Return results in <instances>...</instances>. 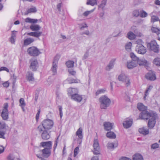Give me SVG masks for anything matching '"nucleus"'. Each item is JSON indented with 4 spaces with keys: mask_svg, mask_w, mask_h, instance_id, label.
<instances>
[{
    "mask_svg": "<svg viewBox=\"0 0 160 160\" xmlns=\"http://www.w3.org/2000/svg\"><path fill=\"white\" fill-rule=\"evenodd\" d=\"M100 107L101 109H106L111 103L110 99L106 95L101 96L98 99Z\"/></svg>",
    "mask_w": 160,
    "mask_h": 160,
    "instance_id": "obj_1",
    "label": "nucleus"
},
{
    "mask_svg": "<svg viewBox=\"0 0 160 160\" xmlns=\"http://www.w3.org/2000/svg\"><path fill=\"white\" fill-rule=\"evenodd\" d=\"M118 79L120 81L122 82L125 86L128 87L131 84L129 77L124 73H121L118 76Z\"/></svg>",
    "mask_w": 160,
    "mask_h": 160,
    "instance_id": "obj_2",
    "label": "nucleus"
},
{
    "mask_svg": "<svg viewBox=\"0 0 160 160\" xmlns=\"http://www.w3.org/2000/svg\"><path fill=\"white\" fill-rule=\"evenodd\" d=\"M155 113L152 111H150L149 112L145 110L142 112L139 115V117L142 119H148L151 117V116L153 115Z\"/></svg>",
    "mask_w": 160,
    "mask_h": 160,
    "instance_id": "obj_3",
    "label": "nucleus"
},
{
    "mask_svg": "<svg viewBox=\"0 0 160 160\" xmlns=\"http://www.w3.org/2000/svg\"><path fill=\"white\" fill-rule=\"evenodd\" d=\"M8 108V103H4L2 111L1 113V116L3 120H7L9 118Z\"/></svg>",
    "mask_w": 160,
    "mask_h": 160,
    "instance_id": "obj_4",
    "label": "nucleus"
},
{
    "mask_svg": "<svg viewBox=\"0 0 160 160\" xmlns=\"http://www.w3.org/2000/svg\"><path fill=\"white\" fill-rule=\"evenodd\" d=\"M157 118V114L155 113L148 119V126L149 129H152L154 127L156 123V120Z\"/></svg>",
    "mask_w": 160,
    "mask_h": 160,
    "instance_id": "obj_5",
    "label": "nucleus"
},
{
    "mask_svg": "<svg viewBox=\"0 0 160 160\" xmlns=\"http://www.w3.org/2000/svg\"><path fill=\"white\" fill-rule=\"evenodd\" d=\"M27 52L30 55L33 56H37L40 53L39 50L35 47L29 48L27 50Z\"/></svg>",
    "mask_w": 160,
    "mask_h": 160,
    "instance_id": "obj_6",
    "label": "nucleus"
},
{
    "mask_svg": "<svg viewBox=\"0 0 160 160\" xmlns=\"http://www.w3.org/2000/svg\"><path fill=\"white\" fill-rule=\"evenodd\" d=\"M93 152L94 154H99L100 152V146L98 140L97 138H94L93 141Z\"/></svg>",
    "mask_w": 160,
    "mask_h": 160,
    "instance_id": "obj_7",
    "label": "nucleus"
},
{
    "mask_svg": "<svg viewBox=\"0 0 160 160\" xmlns=\"http://www.w3.org/2000/svg\"><path fill=\"white\" fill-rule=\"evenodd\" d=\"M42 124L46 129H50L52 127L53 122L52 120L50 119H46L42 122Z\"/></svg>",
    "mask_w": 160,
    "mask_h": 160,
    "instance_id": "obj_8",
    "label": "nucleus"
},
{
    "mask_svg": "<svg viewBox=\"0 0 160 160\" xmlns=\"http://www.w3.org/2000/svg\"><path fill=\"white\" fill-rule=\"evenodd\" d=\"M36 153H39L41 156L45 158H48L51 154V150L47 148H45L42 150L39 151Z\"/></svg>",
    "mask_w": 160,
    "mask_h": 160,
    "instance_id": "obj_9",
    "label": "nucleus"
},
{
    "mask_svg": "<svg viewBox=\"0 0 160 160\" xmlns=\"http://www.w3.org/2000/svg\"><path fill=\"white\" fill-rule=\"evenodd\" d=\"M30 68L32 71L36 70L38 65V62L37 60L34 58H32L30 60Z\"/></svg>",
    "mask_w": 160,
    "mask_h": 160,
    "instance_id": "obj_10",
    "label": "nucleus"
},
{
    "mask_svg": "<svg viewBox=\"0 0 160 160\" xmlns=\"http://www.w3.org/2000/svg\"><path fill=\"white\" fill-rule=\"evenodd\" d=\"M136 51L139 54H144L146 52L145 48L142 44H138L136 46Z\"/></svg>",
    "mask_w": 160,
    "mask_h": 160,
    "instance_id": "obj_11",
    "label": "nucleus"
},
{
    "mask_svg": "<svg viewBox=\"0 0 160 160\" xmlns=\"http://www.w3.org/2000/svg\"><path fill=\"white\" fill-rule=\"evenodd\" d=\"M150 48L151 50L154 52H158L159 51V46L155 41H152L150 43Z\"/></svg>",
    "mask_w": 160,
    "mask_h": 160,
    "instance_id": "obj_12",
    "label": "nucleus"
},
{
    "mask_svg": "<svg viewBox=\"0 0 160 160\" xmlns=\"http://www.w3.org/2000/svg\"><path fill=\"white\" fill-rule=\"evenodd\" d=\"M133 123L132 119L126 118L123 121V126L124 128H128L131 127Z\"/></svg>",
    "mask_w": 160,
    "mask_h": 160,
    "instance_id": "obj_13",
    "label": "nucleus"
},
{
    "mask_svg": "<svg viewBox=\"0 0 160 160\" xmlns=\"http://www.w3.org/2000/svg\"><path fill=\"white\" fill-rule=\"evenodd\" d=\"M146 78L150 80L153 81L156 79L155 73L152 71H150L146 75Z\"/></svg>",
    "mask_w": 160,
    "mask_h": 160,
    "instance_id": "obj_14",
    "label": "nucleus"
},
{
    "mask_svg": "<svg viewBox=\"0 0 160 160\" xmlns=\"http://www.w3.org/2000/svg\"><path fill=\"white\" fill-rule=\"evenodd\" d=\"M71 98L72 100L76 102H79L82 100V95L77 93L71 96Z\"/></svg>",
    "mask_w": 160,
    "mask_h": 160,
    "instance_id": "obj_15",
    "label": "nucleus"
},
{
    "mask_svg": "<svg viewBox=\"0 0 160 160\" xmlns=\"http://www.w3.org/2000/svg\"><path fill=\"white\" fill-rule=\"evenodd\" d=\"M137 66V63L133 61H128L127 62V66L128 68L131 69L136 67Z\"/></svg>",
    "mask_w": 160,
    "mask_h": 160,
    "instance_id": "obj_16",
    "label": "nucleus"
},
{
    "mask_svg": "<svg viewBox=\"0 0 160 160\" xmlns=\"http://www.w3.org/2000/svg\"><path fill=\"white\" fill-rule=\"evenodd\" d=\"M52 143L51 141L42 142L40 143V145L42 147L49 148L50 150L52 148Z\"/></svg>",
    "mask_w": 160,
    "mask_h": 160,
    "instance_id": "obj_17",
    "label": "nucleus"
},
{
    "mask_svg": "<svg viewBox=\"0 0 160 160\" xmlns=\"http://www.w3.org/2000/svg\"><path fill=\"white\" fill-rule=\"evenodd\" d=\"M104 126L105 130H110L113 128V123L109 122H106L104 123Z\"/></svg>",
    "mask_w": 160,
    "mask_h": 160,
    "instance_id": "obj_18",
    "label": "nucleus"
},
{
    "mask_svg": "<svg viewBox=\"0 0 160 160\" xmlns=\"http://www.w3.org/2000/svg\"><path fill=\"white\" fill-rule=\"evenodd\" d=\"M37 9L35 7L31 6L25 11L24 14L27 15L29 13H35L37 12Z\"/></svg>",
    "mask_w": 160,
    "mask_h": 160,
    "instance_id": "obj_19",
    "label": "nucleus"
},
{
    "mask_svg": "<svg viewBox=\"0 0 160 160\" xmlns=\"http://www.w3.org/2000/svg\"><path fill=\"white\" fill-rule=\"evenodd\" d=\"M139 132L144 135L148 134L149 133V129L145 127H143L139 129Z\"/></svg>",
    "mask_w": 160,
    "mask_h": 160,
    "instance_id": "obj_20",
    "label": "nucleus"
},
{
    "mask_svg": "<svg viewBox=\"0 0 160 160\" xmlns=\"http://www.w3.org/2000/svg\"><path fill=\"white\" fill-rule=\"evenodd\" d=\"M57 61L55 62H53L52 66L51 68V70L53 75H55L57 73V70L58 68L57 64Z\"/></svg>",
    "mask_w": 160,
    "mask_h": 160,
    "instance_id": "obj_21",
    "label": "nucleus"
},
{
    "mask_svg": "<svg viewBox=\"0 0 160 160\" xmlns=\"http://www.w3.org/2000/svg\"><path fill=\"white\" fill-rule=\"evenodd\" d=\"M42 33V32H29L27 33V35L34 37L36 38H38L40 37Z\"/></svg>",
    "mask_w": 160,
    "mask_h": 160,
    "instance_id": "obj_22",
    "label": "nucleus"
},
{
    "mask_svg": "<svg viewBox=\"0 0 160 160\" xmlns=\"http://www.w3.org/2000/svg\"><path fill=\"white\" fill-rule=\"evenodd\" d=\"M68 92L71 96L73 95L78 93V90L77 88H70L68 90Z\"/></svg>",
    "mask_w": 160,
    "mask_h": 160,
    "instance_id": "obj_23",
    "label": "nucleus"
},
{
    "mask_svg": "<svg viewBox=\"0 0 160 160\" xmlns=\"http://www.w3.org/2000/svg\"><path fill=\"white\" fill-rule=\"evenodd\" d=\"M41 136L42 139L45 140H48L50 138V135L47 130L43 132Z\"/></svg>",
    "mask_w": 160,
    "mask_h": 160,
    "instance_id": "obj_24",
    "label": "nucleus"
},
{
    "mask_svg": "<svg viewBox=\"0 0 160 160\" xmlns=\"http://www.w3.org/2000/svg\"><path fill=\"white\" fill-rule=\"evenodd\" d=\"M26 78L29 82H32L34 81L33 74L31 72H27L26 75Z\"/></svg>",
    "mask_w": 160,
    "mask_h": 160,
    "instance_id": "obj_25",
    "label": "nucleus"
},
{
    "mask_svg": "<svg viewBox=\"0 0 160 160\" xmlns=\"http://www.w3.org/2000/svg\"><path fill=\"white\" fill-rule=\"evenodd\" d=\"M118 145V142H108L107 145L108 148L109 149L117 147Z\"/></svg>",
    "mask_w": 160,
    "mask_h": 160,
    "instance_id": "obj_26",
    "label": "nucleus"
},
{
    "mask_svg": "<svg viewBox=\"0 0 160 160\" xmlns=\"http://www.w3.org/2000/svg\"><path fill=\"white\" fill-rule=\"evenodd\" d=\"M133 160H143L142 156L139 153L134 154L132 156Z\"/></svg>",
    "mask_w": 160,
    "mask_h": 160,
    "instance_id": "obj_27",
    "label": "nucleus"
},
{
    "mask_svg": "<svg viewBox=\"0 0 160 160\" xmlns=\"http://www.w3.org/2000/svg\"><path fill=\"white\" fill-rule=\"evenodd\" d=\"M76 134L80 139H82L83 138L82 128H80L77 131Z\"/></svg>",
    "mask_w": 160,
    "mask_h": 160,
    "instance_id": "obj_28",
    "label": "nucleus"
},
{
    "mask_svg": "<svg viewBox=\"0 0 160 160\" xmlns=\"http://www.w3.org/2000/svg\"><path fill=\"white\" fill-rule=\"evenodd\" d=\"M137 61V64H138L140 66L145 65L147 63V61L143 58L139 59L138 58Z\"/></svg>",
    "mask_w": 160,
    "mask_h": 160,
    "instance_id": "obj_29",
    "label": "nucleus"
},
{
    "mask_svg": "<svg viewBox=\"0 0 160 160\" xmlns=\"http://www.w3.org/2000/svg\"><path fill=\"white\" fill-rule=\"evenodd\" d=\"M30 28L32 31H38L40 29L41 27L37 24H32L30 26Z\"/></svg>",
    "mask_w": 160,
    "mask_h": 160,
    "instance_id": "obj_30",
    "label": "nucleus"
},
{
    "mask_svg": "<svg viewBox=\"0 0 160 160\" xmlns=\"http://www.w3.org/2000/svg\"><path fill=\"white\" fill-rule=\"evenodd\" d=\"M34 41V39L32 38H28L25 40L24 41V45L25 46L28 45Z\"/></svg>",
    "mask_w": 160,
    "mask_h": 160,
    "instance_id": "obj_31",
    "label": "nucleus"
},
{
    "mask_svg": "<svg viewBox=\"0 0 160 160\" xmlns=\"http://www.w3.org/2000/svg\"><path fill=\"white\" fill-rule=\"evenodd\" d=\"M19 106H20L22 111L23 112H24L25 111V110L24 109V107L26 106V103H25L24 99L23 98H20L19 100Z\"/></svg>",
    "mask_w": 160,
    "mask_h": 160,
    "instance_id": "obj_32",
    "label": "nucleus"
},
{
    "mask_svg": "<svg viewBox=\"0 0 160 160\" xmlns=\"http://www.w3.org/2000/svg\"><path fill=\"white\" fill-rule=\"evenodd\" d=\"M115 61V59H112L111 60L109 64L108 65L107 67V70H109L113 68Z\"/></svg>",
    "mask_w": 160,
    "mask_h": 160,
    "instance_id": "obj_33",
    "label": "nucleus"
},
{
    "mask_svg": "<svg viewBox=\"0 0 160 160\" xmlns=\"http://www.w3.org/2000/svg\"><path fill=\"white\" fill-rule=\"evenodd\" d=\"M137 108L140 111L143 112L147 110V108L144 106L142 103H138L137 105Z\"/></svg>",
    "mask_w": 160,
    "mask_h": 160,
    "instance_id": "obj_34",
    "label": "nucleus"
},
{
    "mask_svg": "<svg viewBox=\"0 0 160 160\" xmlns=\"http://www.w3.org/2000/svg\"><path fill=\"white\" fill-rule=\"evenodd\" d=\"M45 129H46L44 127V126L42 124V125H39L38 126L37 130L39 133L42 134L44 131H46Z\"/></svg>",
    "mask_w": 160,
    "mask_h": 160,
    "instance_id": "obj_35",
    "label": "nucleus"
},
{
    "mask_svg": "<svg viewBox=\"0 0 160 160\" xmlns=\"http://www.w3.org/2000/svg\"><path fill=\"white\" fill-rule=\"evenodd\" d=\"M106 136L107 137L111 139H114L116 137L115 134L112 132H108L107 133Z\"/></svg>",
    "mask_w": 160,
    "mask_h": 160,
    "instance_id": "obj_36",
    "label": "nucleus"
},
{
    "mask_svg": "<svg viewBox=\"0 0 160 160\" xmlns=\"http://www.w3.org/2000/svg\"><path fill=\"white\" fill-rule=\"evenodd\" d=\"M25 21L26 22L30 23H36L38 21L37 19L30 18H27L25 19Z\"/></svg>",
    "mask_w": 160,
    "mask_h": 160,
    "instance_id": "obj_37",
    "label": "nucleus"
},
{
    "mask_svg": "<svg viewBox=\"0 0 160 160\" xmlns=\"http://www.w3.org/2000/svg\"><path fill=\"white\" fill-rule=\"evenodd\" d=\"M128 38L131 40H133L136 38V35L132 32H129L127 34Z\"/></svg>",
    "mask_w": 160,
    "mask_h": 160,
    "instance_id": "obj_38",
    "label": "nucleus"
},
{
    "mask_svg": "<svg viewBox=\"0 0 160 160\" xmlns=\"http://www.w3.org/2000/svg\"><path fill=\"white\" fill-rule=\"evenodd\" d=\"M106 91V88H102L98 90L96 92L95 94L96 96L99 94L104 93Z\"/></svg>",
    "mask_w": 160,
    "mask_h": 160,
    "instance_id": "obj_39",
    "label": "nucleus"
},
{
    "mask_svg": "<svg viewBox=\"0 0 160 160\" xmlns=\"http://www.w3.org/2000/svg\"><path fill=\"white\" fill-rule=\"evenodd\" d=\"M87 4L92 6H94L95 5H97V1L96 0H88Z\"/></svg>",
    "mask_w": 160,
    "mask_h": 160,
    "instance_id": "obj_40",
    "label": "nucleus"
},
{
    "mask_svg": "<svg viewBox=\"0 0 160 160\" xmlns=\"http://www.w3.org/2000/svg\"><path fill=\"white\" fill-rule=\"evenodd\" d=\"M132 46V43L131 42L127 43L125 46L126 50L128 51H131Z\"/></svg>",
    "mask_w": 160,
    "mask_h": 160,
    "instance_id": "obj_41",
    "label": "nucleus"
},
{
    "mask_svg": "<svg viewBox=\"0 0 160 160\" xmlns=\"http://www.w3.org/2000/svg\"><path fill=\"white\" fill-rule=\"evenodd\" d=\"M130 56L132 59V61H133L135 62L137 61L139 58L137 57L133 52L130 53Z\"/></svg>",
    "mask_w": 160,
    "mask_h": 160,
    "instance_id": "obj_42",
    "label": "nucleus"
},
{
    "mask_svg": "<svg viewBox=\"0 0 160 160\" xmlns=\"http://www.w3.org/2000/svg\"><path fill=\"white\" fill-rule=\"evenodd\" d=\"M74 63L73 61H69L66 62V64L68 68H70L73 67Z\"/></svg>",
    "mask_w": 160,
    "mask_h": 160,
    "instance_id": "obj_43",
    "label": "nucleus"
},
{
    "mask_svg": "<svg viewBox=\"0 0 160 160\" xmlns=\"http://www.w3.org/2000/svg\"><path fill=\"white\" fill-rule=\"evenodd\" d=\"M151 30L153 32L155 33L157 35L160 33V30L157 28L152 27L151 28Z\"/></svg>",
    "mask_w": 160,
    "mask_h": 160,
    "instance_id": "obj_44",
    "label": "nucleus"
},
{
    "mask_svg": "<svg viewBox=\"0 0 160 160\" xmlns=\"http://www.w3.org/2000/svg\"><path fill=\"white\" fill-rule=\"evenodd\" d=\"M152 88V86H148L147 89L146 90L145 92V96L144 97V98L145 99L146 97L148 96L149 94V92L151 91V89Z\"/></svg>",
    "mask_w": 160,
    "mask_h": 160,
    "instance_id": "obj_45",
    "label": "nucleus"
},
{
    "mask_svg": "<svg viewBox=\"0 0 160 160\" xmlns=\"http://www.w3.org/2000/svg\"><path fill=\"white\" fill-rule=\"evenodd\" d=\"M153 63L157 66H160V58H155L153 61Z\"/></svg>",
    "mask_w": 160,
    "mask_h": 160,
    "instance_id": "obj_46",
    "label": "nucleus"
},
{
    "mask_svg": "<svg viewBox=\"0 0 160 160\" xmlns=\"http://www.w3.org/2000/svg\"><path fill=\"white\" fill-rule=\"evenodd\" d=\"M68 80L69 83H77L79 82V81L78 80L71 78H68Z\"/></svg>",
    "mask_w": 160,
    "mask_h": 160,
    "instance_id": "obj_47",
    "label": "nucleus"
},
{
    "mask_svg": "<svg viewBox=\"0 0 160 160\" xmlns=\"http://www.w3.org/2000/svg\"><path fill=\"white\" fill-rule=\"evenodd\" d=\"M106 0H102L101 2V4L99 6V7L103 9L106 4Z\"/></svg>",
    "mask_w": 160,
    "mask_h": 160,
    "instance_id": "obj_48",
    "label": "nucleus"
},
{
    "mask_svg": "<svg viewBox=\"0 0 160 160\" xmlns=\"http://www.w3.org/2000/svg\"><path fill=\"white\" fill-rule=\"evenodd\" d=\"M7 127H8L6 125L4 122L3 121H1L0 122V129H2L5 128Z\"/></svg>",
    "mask_w": 160,
    "mask_h": 160,
    "instance_id": "obj_49",
    "label": "nucleus"
},
{
    "mask_svg": "<svg viewBox=\"0 0 160 160\" xmlns=\"http://www.w3.org/2000/svg\"><path fill=\"white\" fill-rule=\"evenodd\" d=\"M140 15L141 17L144 18L146 17L148 15L147 13L144 11L142 10L140 12Z\"/></svg>",
    "mask_w": 160,
    "mask_h": 160,
    "instance_id": "obj_50",
    "label": "nucleus"
},
{
    "mask_svg": "<svg viewBox=\"0 0 160 160\" xmlns=\"http://www.w3.org/2000/svg\"><path fill=\"white\" fill-rule=\"evenodd\" d=\"M95 9V8L90 11H88L84 12L83 13V15L85 16H87L88 15L92 12Z\"/></svg>",
    "mask_w": 160,
    "mask_h": 160,
    "instance_id": "obj_51",
    "label": "nucleus"
},
{
    "mask_svg": "<svg viewBox=\"0 0 160 160\" xmlns=\"http://www.w3.org/2000/svg\"><path fill=\"white\" fill-rule=\"evenodd\" d=\"M159 20V18L158 17L153 16L151 17V21L152 22H155L158 21Z\"/></svg>",
    "mask_w": 160,
    "mask_h": 160,
    "instance_id": "obj_52",
    "label": "nucleus"
},
{
    "mask_svg": "<svg viewBox=\"0 0 160 160\" xmlns=\"http://www.w3.org/2000/svg\"><path fill=\"white\" fill-rule=\"evenodd\" d=\"M79 148L78 147H76L74 150V157H75L78 154L79 152Z\"/></svg>",
    "mask_w": 160,
    "mask_h": 160,
    "instance_id": "obj_53",
    "label": "nucleus"
},
{
    "mask_svg": "<svg viewBox=\"0 0 160 160\" xmlns=\"http://www.w3.org/2000/svg\"><path fill=\"white\" fill-rule=\"evenodd\" d=\"M81 35H85L87 36H89L91 35V33L88 30H87L84 32H82L81 33Z\"/></svg>",
    "mask_w": 160,
    "mask_h": 160,
    "instance_id": "obj_54",
    "label": "nucleus"
},
{
    "mask_svg": "<svg viewBox=\"0 0 160 160\" xmlns=\"http://www.w3.org/2000/svg\"><path fill=\"white\" fill-rule=\"evenodd\" d=\"M88 26L87 25V24L84 23H82V25H80V28L81 30H83L84 29V28H88Z\"/></svg>",
    "mask_w": 160,
    "mask_h": 160,
    "instance_id": "obj_55",
    "label": "nucleus"
},
{
    "mask_svg": "<svg viewBox=\"0 0 160 160\" xmlns=\"http://www.w3.org/2000/svg\"><path fill=\"white\" fill-rule=\"evenodd\" d=\"M15 158L13 155L10 154L7 157V159L8 160H14Z\"/></svg>",
    "mask_w": 160,
    "mask_h": 160,
    "instance_id": "obj_56",
    "label": "nucleus"
},
{
    "mask_svg": "<svg viewBox=\"0 0 160 160\" xmlns=\"http://www.w3.org/2000/svg\"><path fill=\"white\" fill-rule=\"evenodd\" d=\"M68 72L70 74L72 75H75L76 74V72L73 69L69 68L68 69Z\"/></svg>",
    "mask_w": 160,
    "mask_h": 160,
    "instance_id": "obj_57",
    "label": "nucleus"
},
{
    "mask_svg": "<svg viewBox=\"0 0 160 160\" xmlns=\"http://www.w3.org/2000/svg\"><path fill=\"white\" fill-rule=\"evenodd\" d=\"M36 155L37 157L39 159V160H47L43 158L42 156L39 153H36Z\"/></svg>",
    "mask_w": 160,
    "mask_h": 160,
    "instance_id": "obj_58",
    "label": "nucleus"
},
{
    "mask_svg": "<svg viewBox=\"0 0 160 160\" xmlns=\"http://www.w3.org/2000/svg\"><path fill=\"white\" fill-rule=\"evenodd\" d=\"M133 15L134 16L137 17L139 15V12L138 10H134L133 12Z\"/></svg>",
    "mask_w": 160,
    "mask_h": 160,
    "instance_id": "obj_59",
    "label": "nucleus"
},
{
    "mask_svg": "<svg viewBox=\"0 0 160 160\" xmlns=\"http://www.w3.org/2000/svg\"><path fill=\"white\" fill-rule=\"evenodd\" d=\"M5 134V132L3 131H0V138H5V137L4 136Z\"/></svg>",
    "mask_w": 160,
    "mask_h": 160,
    "instance_id": "obj_60",
    "label": "nucleus"
},
{
    "mask_svg": "<svg viewBox=\"0 0 160 160\" xmlns=\"http://www.w3.org/2000/svg\"><path fill=\"white\" fill-rule=\"evenodd\" d=\"M2 84L4 87L8 88L9 86V83L8 81H7L3 83Z\"/></svg>",
    "mask_w": 160,
    "mask_h": 160,
    "instance_id": "obj_61",
    "label": "nucleus"
},
{
    "mask_svg": "<svg viewBox=\"0 0 160 160\" xmlns=\"http://www.w3.org/2000/svg\"><path fill=\"white\" fill-rule=\"evenodd\" d=\"M89 56V52H86L84 54L82 57V59H85L87 58Z\"/></svg>",
    "mask_w": 160,
    "mask_h": 160,
    "instance_id": "obj_62",
    "label": "nucleus"
},
{
    "mask_svg": "<svg viewBox=\"0 0 160 160\" xmlns=\"http://www.w3.org/2000/svg\"><path fill=\"white\" fill-rule=\"evenodd\" d=\"M159 145L157 143H155L152 144L151 146L152 148L155 149L157 148L158 147Z\"/></svg>",
    "mask_w": 160,
    "mask_h": 160,
    "instance_id": "obj_63",
    "label": "nucleus"
},
{
    "mask_svg": "<svg viewBox=\"0 0 160 160\" xmlns=\"http://www.w3.org/2000/svg\"><path fill=\"white\" fill-rule=\"evenodd\" d=\"M5 71L7 72H9V70L7 68L5 67H2L0 68V71Z\"/></svg>",
    "mask_w": 160,
    "mask_h": 160,
    "instance_id": "obj_64",
    "label": "nucleus"
}]
</instances>
